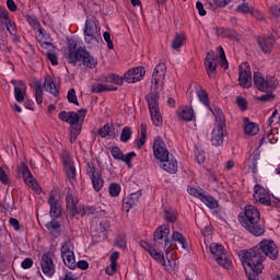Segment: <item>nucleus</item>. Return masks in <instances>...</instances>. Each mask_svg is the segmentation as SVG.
Wrapping results in <instances>:
<instances>
[{"label": "nucleus", "instance_id": "nucleus-18", "mask_svg": "<svg viewBox=\"0 0 280 280\" xmlns=\"http://www.w3.org/2000/svg\"><path fill=\"white\" fill-rule=\"evenodd\" d=\"M62 163L68 178L70 180H75V165L73 164V160H71V156H69V153L62 154Z\"/></svg>", "mask_w": 280, "mask_h": 280}, {"label": "nucleus", "instance_id": "nucleus-27", "mask_svg": "<svg viewBox=\"0 0 280 280\" xmlns=\"http://www.w3.org/2000/svg\"><path fill=\"white\" fill-rule=\"evenodd\" d=\"M78 197L73 196V192H71V189L68 190L66 195V207L68 211H78Z\"/></svg>", "mask_w": 280, "mask_h": 280}, {"label": "nucleus", "instance_id": "nucleus-40", "mask_svg": "<svg viewBox=\"0 0 280 280\" xmlns=\"http://www.w3.org/2000/svg\"><path fill=\"white\" fill-rule=\"evenodd\" d=\"M187 191L190 196H194L195 198H199V200H202V197L207 194L205 190H202V188L191 187V186L187 188Z\"/></svg>", "mask_w": 280, "mask_h": 280}, {"label": "nucleus", "instance_id": "nucleus-61", "mask_svg": "<svg viewBox=\"0 0 280 280\" xmlns=\"http://www.w3.org/2000/svg\"><path fill=\"white\" fill-rule=\"evenodd\" d=\"M117 272V262H110L109 266L106 267L105 273L108 275V277H113Z\"/></svg>", "mask_w": 280, "mask_h": 280}, {"label": "nucleus", "instance_id": "nucleus-58", "mask_svg": "<svg viewBox=\"0 0 280 280\" xmlns=\"http://www.w3.org/2000/svg\"><path fill=\"white\" fill-rule=\"evenodd\" d=\"M110 154L113 159H116V161H122L124 159V152L119 150L117 147H113L110 150Z\"/></svg>", "mask_w": 280, "mask_h": 280}, {"label": "nucleus", "instance_id": "nucleus-31", "mask_svg": "<svg viewBox=\"0 0 280 280\" xmlns=\"http://www.w3.org/2000/svg\"><path fill=\"white\" fill-rule=\"evenodd\" d=\"M100 137L107 139H115V131H113V127L109 124H106L98 130Z\"/></svg>", "mask_w": 280, "mask_h": 280}, {"label": "nucleus", "instance_id": "nucleus-57", "mask_svg": "<svg viewBox=\"0 0 280 280\" xmlns=\"http://www.w3.org/2000/svg\"><path fill=\"white\" fill-rule=\"evenodd\" d=\"M105 82H114V84H124V78L117 74H108Z\"/></svg>", "mask_w": 280, "mask_h": 280}, {"label": "nucleus", "instance_id": "nucleus-35", "mask_svg": "<svg viewBox=\"0 0 280 280\" xmlns=\"http://www.w3.org/2000/svg\"><path fill=\"white\" fill-rule=\"evenodd\" d=\"M23 89H25L23 82H20V85L14 86V97L16 102H23L25 100V91H23Z\"/></svg>", "mask_w": 280, "mask_h": 280}, {"label": "nucleus", "instance_id": "nucleus-38", "mask_svg": "<svg viewBox=\"0 0 280 280\" xmlns=\"http://www.w3.org/2000/svg\"><path fill=\"white\" fill-rule=\"evenodd\" d=\"M92 180L93 188L95 191H100L104 187V179L102 178V173L96 174L94 177H90Z\"/></svg>", "mask_w": 280, "mask_h": 280}, {"label": "nucleus", "instance_id": "nucleus-33", "mask_svg": "<svg viewBox=\"0 0 280 280\" xmlns=\"http://www.w3.org/2000/svg\"><path fill=\"white\" fill-rule=\"evenodd\" d=\"M162 266H165V270L168 275H176V272H178V261H176V259H167V262Z\"/></svg>", "mask_w": 280, "mask_h": 280}, {"label": "nucleus", "instance_id": "nucleus-21", "mask_svg": "<svg viewBox=\"0 0 280 280\" xmlns=\"http://www.w3.org/2000/svg\"><path fill=\"white\" fill-rule=\"evenodd\" d=\"M159 89H152L151 92L145 96L150 113H156L159 110Z\"/></svg>", "mask_w": 280, "mask_h": 280}, {"label": "nucleus", "instance_id": "nucleus-17", "mask_svg": "<svg viewBox=\"0 0 280 280\" xmlns=\"http://www.w3.org/2000/svg\"><path fill=\"white\" fill-rule=\"evenodd\" d=\"M65 58L70 65L78 62V39L70 38L68 40V51L65 54Z\"/></svg>", "mask_w": 280, "mask_h": 280}, {"label": "nucleus", "instance_id": "nucleus-62", "mask_svg": "<svg viewBox=\"0 0 280 280\" xmlns=\"http://www.w3.org/2000/svg\"><path fill=\"white\" fill-rule=\"evenodd\" d=\"M231 3V0H213L210 5L215 8H226V4Z\"/></svg>", "mask_w": 280, "mask_h": 280}, {"label": "nucleus", "instance_id": "nucleus-4", "mask_svg": "<svg viewBox=\"0 0 280 280\" xmlns=\"http://www.w3.org/2000/svg\"><path fill=\"white\" fill-rule=\"evenodd\" d=\"M238 222L243 229L249 231L252 235L259 237L264 235V228L259 226L261 214L259 211H243L238 213Z\"/></svg>", "mask_w": 280, "mask_h": 280}, {"label": "nucleus", "instance_id": "nucleus-7", "mask_svg": "<svg viewBox=\"0 0 280 280\" xmlns=\"http://www.w3.org/2000/svg\"><path fill=\"white\" fill-rule=\"evenodd\" d=\"M19 170L20 172H22L24 183H26L27 187H31V189H33V191H35L36 194H40L43 189H40L38 182H36V178H34V175H32V172L30 171V166H27L25 162H22L20 164Z\"/></svg>", "mask_w": 280, "mask_h": 280}, {"label": "nucleus", "instance_id": "nucleus-60", "mask_svg": "<svg viewBox=\"0 0 280 280\" xmlns=\"http://www.w3.org/2000/svg\"><path fill=\"white\" fill-rule=\"evenodd\" d=\"M164 219L166 220V222H176V220H178V212L165 211Z\"/></svg>", "mask_w": 280, "mask_h": 280}, {"label": "nucleus", "instance_id": "nucleus-8", "mask_svg": "<svg viewBox=\"0 0 280 280\" xmlns=\"http://www.w3.org/2000/svg\"><path fill=\"white\" fill-rule=\"evenodd\" d=\"M54 257L55 255L52 252H47L44 255H42V260H40L42 272L49 278L56 275V264H54Z\"/></svg>", "mask_w": 280, "mask_h": 280}, {"label": "nucleus", "instance_id": "nucleus-46", "mask_svg": "<svg viewBox=\"0 0 280 280\" xmlns=\"http://www.w3.org/2000/svg\"><path fill=\"white\" fill-rule=\"evenodd\" d=\"M132 137V129L130 127L122 128L121 135H120V141L122 143H128Z\"/></svg>", "mask_w": 280, "mask_h": 280}, {"label": "nucleus", "instance_id": "nucleus-20", "mask_svg": "<svg viewBox=\"0 0 280 280\" xmlns=\"http://www.w3.org/2000/svg\"><path fill=\"white\" fill-rule=\"evenodd\" d=\"M170 237V229L167 226H160L155 230L153 240L155 246H163L164 242Z\"/></svg>", "mask_w": 280, "mask_h": 280}, {"label": "nucleus", "instance_id": "nucleus-56", "mask_svg": "<svg viewBox=\"0 0 280 280\" xmlns=\"http://www.w3.org/2000/svg\"><path fill=\"white\" fill-rule=\"evenodd\" d=\"M197 95L203 106H209V96L205 90H198Z\"/></svg>", "mask_w": 280, "mask_h": 280}, {"label": "nucleus", "instance_id": "nucleus-5", "mask_svg": "<svg viewBox=\"0 0 280 280\" xmlns=\"http://www.w3.org/2000/svg\"><path fill=\"white\" fill-rule=\"evenodd\" d=\"M254 84L257 91L262 93H273L279 86V81L272 75H267L266 78L259 71L254 72Z\"/></svg>", "mask_w": 280, "mask_h": 280}, {"label": "nucleus", "instance_id": "nucleus-26", "mask_svg": "<svg viewBox=\"0 0 280 280\" xmlns=\"http://www.w3.org/2000/svg\"><path fill=\"white\" fill-rule=\"evenodd\" d=\"M258 45L264 54H270L275 47V36L259 37Z\"/></svg>", "mask_w": 280, "mask_h": 280}, {"label": "nucleus", "instance_id": "nucleus-49", "mask_svg": "<svg viewBox=\"0 0 280 280\" xmlns=\"http://www.w3.org/2000/svg\"><path fill=\"white\" fill-rule=\"evenodd\" d=\"M35 100L37 104H43V85L40 82L35 83Z\"/></svg>", "mask_w": 280, "mask_h": 280}, {"label": "nucleus", "instance_id": "nucleus-1", "mask_svg": "<svg viewBox=\"0 0 280 280\" xmlns=\"http://www.w3.org/2000/svg\"><path fill=\"white\" fill-rule=\"evenodd\" d=\"M242 264L257 266L258 270H264V261L269 257L272 261L279 257V248L272 240H264L258 245L249 250L244 249L240 252Z\"/></svg>", "mask_w": 280, "mask_h": 280}, {"label": "nucleus", "instance_id": "nucleus-16", "mask_svg": "<svg viewBox=\"0 0 280 280\" xmlns=\"http://www.w3.org/2000/svg\"><path fill=\"white\" fill-rule=\"evenodd\" d=\"M140 246L141 248L147 250V253H149L152 259L158 261V264H161V266H165V256L161 254V252H159V249L155 246L150 245V243L145 241H141Z\"/></svg>", "mask_w": 280, "mask_h": 280}, {"label": "nucleus", "instance_id": "nucleus-37", "mask_svg": "<svg viewBox=\"0 0 280 280\" xmlns=\"http://www.w3.org/2000/svg\"><path fill=\"white\" fill-rule=\"evenodd\" d=\"M62 261L69 270H75V254H69L67 256H62Z\"/></svg>", "mask_w": 280, "mask_h": 280}, {"label": "nucleus", "instance_id": "nucleus-48", "mask_svg": "<svg viewBox=\"0 0 280 280\" xmlns=\"http://www.w3.org/2000/svg\"><path fill=\"white\" fill-rule=\"evenodd\" d=\"M217 51H218L220 60H221V67L223 69H229V61L226 60V55L224 54V48H222V46H219L217 48Z\"/></svg>", "mask_w": 280, "mask_h": 280}, {"label": "nucleus", "instance_id": "nucleus-42", "mask_svg": "<svg viewBox=\"0 0 280 280\" xmlns=\"http://www.w3.org/2000/svg\"><path fill=\"white\" fill-rule=\"evenodd\" d=\"M67 255H73V243L71 241H67L61 246V257H66Z\"/></svg>", "mask_w": 280, "mask_h": 280}, {"label": "nucleus", "instance_id": "nucleus-51", "mask_svg": "<svg viewBox=\"0 0 280 280\" xmlns=\"http://www.w3.org/2000/svg\"><path fill=\"white\" fill-rule=\"evenodd\" d=\"M128 245V241H126V235L125 234H120L116 237L114 246H116L117 248H126V246Z\"/></svg>", "mask_w": 280, "mask_h": 280}, {"label": "nucleus", "instance_id": "nucleus-15", "mask_svg": "<svg viewBox=\"0 0 280 280\" xmlns=\"http://www.w3.org/2000/svg\"><path fill=\"white\" fill-rule=\"evenodd\" d=\"M205 67L209 78H215L218 73V61H215V52L213 50L207 52Z\"/></svg>", "mask_w": 280, "mask_h": 280}, {"label": "nucleus", "instance_id": "nucleus-14", "mask_svg": "<svg viewBox=\"0 0 280 280\" xmlns=\"http://www.w3.org/2000/svg\"><path fill=\"white\" fill-rule=\"evenodd\" d=\"M144 75H145V68L139 66L127 71L124 74V80H126L128 84H135V82H141Z\"/></svg>", "mask_w": 280, "mask_h": 280}, {"label": "nucleus", "instance_id": "nucleus-2", "mask_svg": "<svg viewBox=\"0 0 280 280\" xmlns=\"http://www.w3.org/2000/svg\"><path fill=\"white\" fill-rule=\"evenodd\" d=\"M84 117H86V109H80L78 113L75 112H60L58 118L66 124H70V143H75V139L80 132H82V124L84 121Z\"/></svg>", "mask_w": 280, "mask_h": 280}, {"label": "nucleus", "instance_id": "nucleus-32", "mask_svg": "<svg viewBox=\"0 0 280 280\" xmlns=\"http://www.w3.org/2000/svg\"><path fill=\"white\" fill-rule=\"evenodd\" d=\"M221 36L223 38H229L230 40H240L242 38V36L233 28H224L221 32Z\"/></svg>", "mask_w": 280, "mask_h": 280}, {"label": "nucleus", "instance_id": "nucleus-6", "mask_svg": "<svg viewBox=\"0 0 280 280\" xmlns=\"http://www.w3.org/2000/svg\"><path fill=\"white\" fill-rule=\"evenodd\" d=\"M84 40L86 45H90L91 47L100 45V40H102V34L97 27V22L93 19L85 21Z\"/></svg>", "mask_w": 280, "mask_h": 280}, {"label": "nucleus", "instance_id": "nucleus-47", "mask_svg": "<svg viewBox=\"0 0 280 280\" xmlns=\"http://www.w3.org/2000/svg\"><path fill=\"white\" fill-rule=\"evenodd\" d=\"M236 12L241 14H255V9L247 3H242L236 8Z\"/></svg>", "mask_w": 280, "mask_h": 280}, {"label": "nucleus", "instance_id": "nucleus-63", "mask_svg": "<svg viewBox=\"0 0 280 280\" xmlns=\"http://www.w3.org/2000/svg\"><path fill=\"white\" fill-rule=\"evenodd\" d=\"M0 180L3 185H10V178L8 177V173H5L3 167H0Z\"/></svg>", "mask_w": 280, "mask_h": 280}, {"label": "nucleus", "instance_id": "nucleus-30", "mask_svg": "<svg viewBox=\"0 0 280 280\" xmlns=\"http://www.w3.org/2000/svg\"><path fill=\"white\" fill-rule=\"evenodd\" d=\"M201 202H205L208 209H218V207H220V203L215 200V198L207 192L203 195V197H201Z\"/></svg>", "mask_w": 280, "mask_h": 280}, {"label": "nucleus", "instance_id": "nucleus-19", "mask_svg": "<svg viewBox=\"0 0 280 280\" xmlns=\"http://www.w3.org/2000/svg\"><path fill=\"white\" fill-rule=\"evenodd\" d=\"M254 200L259 202L260 205H265L266 207H270V195L266 192V189L261 188V186H255Z\"/></svg>", "mask_w": 280, "mask_h": 280}, {"label": "nucleus", "instance_id": "nucleus-36", "mask_svg": "<svg viewBox=\"0 0 280 280\" xmlns=\"http://www.w3.org/2000/svg\"><path fill=\"white\" fill-rule=\"evenodd\" d=\"M245 135H248L249 137H255V135L259 133V125L255 122H247L244 127Z\"/></svg>", "mask_w": 280, "mask_h": 280}, {"label": "nucleus", "instance_id": "nucleus-28", "mask_svg": "<svg viewBox=\"0 0 280 280\" xmlns=\"http://www.w3.org/2000/svg\"><path fill=\"white\" fill-rule=\"evenodd\" d=\"M44 86L48 93H51V95H58V88L56 86L54 79H51L49 75L45 78Z\"/></svg>", "mask_w": 280, "mask_h": 280}, {"label": "nucleus", "instance_id": "nucleus-23", "mask_svg": "<svg viewBox=\"0 0 280 280\" xmlns=\"http://www.w3.org/2000/svg\"><path fill=\"white\" fill-rule=\"evenodd\" d=\"M242 264L248 280H259V275L264 272V269L259 270V267H257L256 265H248V262Z\"/></svg>", "mask_w": 280, "mask_h": 280}, {"label": "nucleus", "instance_id": "nucleus-11", "mask_svg": "<svg viewBox=\"0 0 280 280\" xmlns=\"http://www.w3.org/2000/svg\"><path fill=\"white\" fill-rule=\"evenodd\" d=\"M153 154L158 161H166L170 155V151L163 141V138L158 137L153 142Z\"/></svg>", "mask_w": 280, "mask_h": 280}, {"label": "nucleus", "instance_id": "nucleus-44", "mask_svg": "<svg viewBox=\"0 0 280 280\" xmlns=\"http://www.w3.org/2000/svg\"><path fill=\"white\" fill-rule=\"evenodd\" d=\"M85 172L90 178H93L94 176H97V174H101L100 171L95 168V164L93 162H86Z\"/></svg>", "mask_w": 280, "mask_h": 280}, {"label": "nucleus", "instance_id": "nucleus-22", "mask_svg": "<svg viewBox=\"0 0 280 280\" xmlns=\"http://www.w3.org/2000/svg\"><path fill=\"white\" fill-rule=\"evenodd\" d=\"M48 205L50 207V211H62V200L60 199V194L58 191H50Z\"/></svg>", "mask_w": 280, "mask_h": 280}, {"label": "nucleus", "instance_id": "nucleus-39", "mask_svg": "<svg viewBox=\"0 0 280 280\" xmlns=\"http://www.w3.org/2000/svg\"><path fill=\"white\" fill-rule=\"evenodd\" d=\"M210 252L212 255H214L215 259H218V257H222L223 255H225L224 246L220 244H211Z\"/></svg>", "mask_w": 280, "mask_h": 280}, {"label": "nucleus", "instance_id": "nucleus-9", "mask_svg": "<svg viewBox=\"0 0 280 280\" xmlns=\"http://www.w3.org/2000/svg\"><path fill=\"white\" fill-rule=\"evenodd\" d=\"M166 73L167 66H165L163 62H160L153 70L151 89H161V86H163Z\"/></svg>", "mask_w": 280, "mask_h": 280}, {"label": "nucleus", "instance_id": "nucleus-59", "mask_svg": "<svg viewBox=\"0 0 280 280\" xmlns=\"http://www.w3.org/2000/svg\"><path fill=\"white\" fill-rule=\"evenodd\" d=\"M68 102H70V104H75V106H78L80 103L78 102V95H75V89H70L68 91Z\"/></svg>", "mask_w": 280, "mask_h": 280}, {"label": "nucleus", "instance_id": "nucleus-50", "mask_svg": "<svg viewBox=\"0 0 280 280\" xmlns=\"http://www.w3.org/2000/svg\"><path fill=\"white\" fill-rule=\"evenodd\" d=\"M215 261L217 264H219V266H221L222 268H225V270H229V268H231V260L226 258V254H224L223 256L217 257Z\"/></svg>", "mask_w": 280, "mask_h": 280}, {"label": "nucleus", "instance_id": "nucleus-43", "mask_svg": "<svg viewBox=\"0 0 280 280\" xmlns=\"http://www.w3.org/2000/svg\"><path fill=\"white\" fill-rule=\"evenodd\" d=\"M3 25H5L7 31L11 36H16V24L8 18L7 20L2 21Z\"/></svg>", "mask_w": 280, "mask_h": 280}, {"label": "nucleus", "instance_id": "nucleus-54", "mask_svg": "<svg viewBox=\"0 0 280 280\" xmlns=\"http://www.w3.org/2000/svg\"><path fill=\"white\" fill-rule=\"evenodd\" d=\"M275 97H277V95H275V93L266 92L265 95L255 96V100H257L258 102H272V100H275Z\"/></svg>", "mask_w": 280, "mask_h": 280}, {"label": "nucleus", "instance_id": "nucleus-41", "mask_svg": "<svg viewBox=\"0 0 280 280\" xmlns=\"http://www.w3.org/2000/svg\"><path fill=\"white\" fill-rule=\"evenodd\" d=\"M150 115L153 126H163V116H161L160 109H155V112H150Z\"/></svg>", "mask_w": 280, "mask_h": 280}, {"label": "nucleus", "instance_id": "nucleus-10", "mask_svg": "<svg viewBox=\"0 0 280 280\" xmlns=\"http://www.w3.org/2000/svg\"><path fill=\"white\" fill-rule=\"evenodd\" d=\"M238 84L242 89H250L253 86V72L248 63H242L238 68Z\"/></svg>", "mask_w": 280, "mask_h": 280}, {"label": "nucleus", "instance_id": "nucleus-52", "mask_svg": "<svg viewBox=\"0 0 280 280\" xmlns=\"http://www.w3.org/2000/svg\"><path fill=\"white\" fill-rule=\"evenodd\" d=\"M92 91H93V93H104L106 91H117V88H108V85L98 83L93 86Z\"/></svg>", "mask_w": 280, "mask_h": 280}, {"label": "nucleus", "instance_id": "nucleus-34", "mask_svg": "<svg viewBox=\"0 0 280 280\" xmlns=\"http://www.w3.org/2000/svg\"><path fill=\"white\" fill-rule=\"evenodd\" d=\"M179 119H183V121H191L194 119V109L190 107L182 108Z\"/></svg>", "mask_w": 280, "mask_h": 280}, {"label": "nucleus", "instance_id": "nucleus-25", "mask_svg": "<svg viewBox=\"0 0 280 280\" xmlns=\"http://www.w3.org/2000/svg\"><path fill=\"white\" fill-rule=\"evenodd\" d=\"M142 194L141 190H138L136 192L130 194L128 197L122 199L124 208L127 211H130V209H133L137 206V202H139V198H141Z\"/></svg>", "mask_w": 280, "mask_h": 280}, {"label": "nucleus", "instance_id": "nucleus-53", "mask_svg": "<svg viewBox=\"0 0 280 280\" xmlns=\"http://www.w3.org/2000/svg\"><path fill=\"white\" fill-rule=\"evenodd\" d=\"M184 43H185V36L176 34L172 45L173 49H180Z\"/></svg>", "mask_w": 280, "mask_h": 280}, {"label": "nucleus", "instance_id": "nucleus-29", "mask_svg": "<svg viewBox=\"0 0 280 280\" xmlns=\"http://www.w3.org/2000/svg\"><path fill=\"white\" fill-rule=\"evenodd\" d=\"M172 237L173 242H178L184 250H189V244L187 243V238H185V236L180 232H173Z\"/></svg>", "mask_w": 280, "mask_h": 280}, {"label": "nucleus", "instance_id": "nucleus-55", "mask_svg": "<svg viewBox=\"0 0 280 280\" xmlns=\"http://www.w3.org/2000/svg\"><path fill=\"white\" fill-rule=\"evenodd\" d=\"M109 194L113 198H117V196L121 194V186H119V184H110Z\"/></svg>", "mask_w": 280, "mask_h": 280}, {"label": "nucleus", "instance_id": "nucleus-13", "mask_svg": "<svg viewBox=\"0 0 280 280\" xmlns=\"http://www.w3.org/2000/svg\"><path fill=\"white\" fill-rule=\"evenodd\" d=\"M51 221L47 222L45 224V228L49 233L52 235V237H60V222L56 220L57 218H60L62 215L61 211H50L49 212Z\"/></svg>", "mask_w": 280, "mask_h": 280}, {"label": "nucleus", "instance_id": "nucleus-3", "mask_svg": "<svg viewBox=\"0 0 280 280\" xmlns=\"http://www.w3.org/2000/svg\"><path fill=\"white\" fill-rule=\"evenodd\" d=\"M211 113L215 117V124L211 132L210 143L214 148H220V145L224 144V137L226 135V117H224L222 109L218 107L211 109Z\"/></svg>", "mask_w": 280, "mask_h": 280}, {"label": "nucleus", "instance_id": "nucleus-24", "mask_svg": "<svg viewBox=\"0 0 280 280\" xmlns=\"http://www.w3.org/2000/svg\"><path fill=\"white\" fill-rule=\"evenodd\" d=\"M160 167L168 174H176L178 172V162L174 159V155H170L168 159L161 161Z\"/></svg>", "mask_w": 280, "mask_h": 280}, {"label": "nucleus", "instance_id": "nucleus-45", "mask_svg": "<svg viewBox=\"0 0 280 280\" xmlns=\"http://www.w3.org/2000/svg\"><path fill=\"white\" fill-rule=\"evenodd\" d=\"M257 161H259V155H254L253 159L246 160V165L250 170L252 174H257Z\"/></svg>", "mask_w": 280, "mask_h": 280}, {"label": "nucleus", "instance_id": "nucleus-12", "mask_svg": "<svg viewBox=\"0 0 280 280\" xmlns=\"http://www.w3.org/2000/svg\"><path fill=\"white\" fill-rule=\"evenodd\" d=\"M77 62H82L88 69H95L97 67V59L93 58L84 47L78 48Z\"/></svg>", "mask_w": 280, "mask_h": 280}, {"label": "nucleus", "instance_id": "nucleus-64", "mask_svg": "<svg viewBox=\"0 0 280 280\" xmlns=\"http://www.w3.org/2000/svg\"><path fill=\"white\" fill-rule=\"evenodd\" d=\"M47 58L54 67L58 65V55L56 52H47Z\"/></svg>", "mask_w": 280, "mask_h": 280}]
</instances>
